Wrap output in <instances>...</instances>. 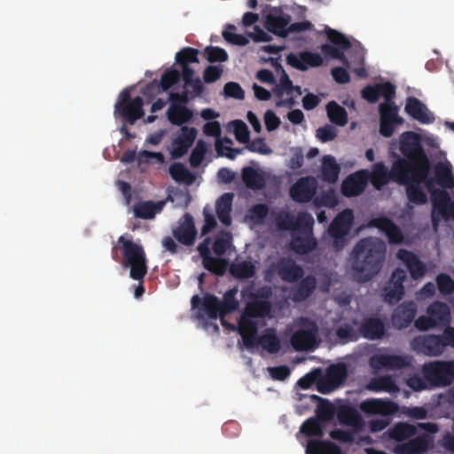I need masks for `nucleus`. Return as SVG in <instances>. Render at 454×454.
Instances as JSON below:
<instances>
[{"label": "nucleus", "instance_id": "nucleus-1", "mask_svg": "<svg viewBox=\"0 0 454 454\" xmlns=\"http://www.w3.org/2000/svg\"><path fill=\"white\" fill-rule=\"evenodd\" d=\"M385 243L373 237L360 239L353 248L351 270L354 278L360 283L370 281L383 266L386 256Z\"/></svg>", "mask_w": 454, "mask_h": 454}, {"label": "nucleus", "instance_id": "nucleus-2", "mask_svg": "<svg viewBox=\"0 0 454 454\" xmlns=\"http://www.w3.org/2000/svg\"><path fill=\"white\" fill-rule=\"evenodd\" d=\"M399 150L410 162V175L416 172L419 179L427 178L430 172V160L421 144V137L413 131L400 136Z\"/></svg>", "mask_w": 454, "mask_h": 454}, {"label": "nucleus", "instance_id": "nucleus-3", "mask_svg": "<svg viewBox=\"0 0 454 454\" xmlns=\"http://www.w3.org/2000/svg\"><path fill=\"white\" fill-rule=\"evenodd\" d=\"M395 157L390 170L380 161L373 164L372 170L368 171V182L370 181L376 190H381L390 181L403 184L412 179L410 175V162L398 155Z\"/></svg>", "mask_w": 454, "mask_h": 454}, {"label": "nucleus", "instance_id": "nucleus-4", "mask_svg": "<svg viewBox=\"0 0 454 454\" xmlns=\"http://www.w3.org/2000/svg\"><path fill=\"white\" fill-rule=\"evenodd\" d=\"M118 244L121 245L123 256L122 265L130 268L129 277L134 280L143 281L147 273V260L143 247L123 235L118 238Z\"/></svg>", "mask_w": 454, "mask_h": 454}, {"label": "nucleus", "instance_id": "nucleus-5", "mask_svg": "<svg viewBox=\"0 0 454 454\" xmlns=\"http://www.w3.org/2000/svg\"><path fill=\"white\" fill-rule=\"evenodd\" d=\"M314 218L308 212L298 213L300 228L294 231L290 240V249L296 254L304 255L313 252L317 246V240L313 235Z\"/></svg>", "mask_w": 454, "mask_h": 454}, {"label": "nucleus", "instance_id": "nucleus-6", "mask_svg": "<svg viewBox=\"0 0 454 454\" xmlns=\"http://www.w3.org/2000/svg\"><path fill=\"white\" fill-rule=\"evenodd\" d=\"M411 345L418 353L429 356H440L447 347L454 348V327L447 326L441 335L427 334L415 337Z\"/></svg>", "mask_w": 454, "mask_h": 454}, {"label": "nucleus", "instance_id": "nucleus-7", "mask_svg": "<svg viewBox=\"0 0 454 454\" xmlns=\"http://www.w3.org/2000/svg\"><path fill=\"white\" fill-rule=\"evenodd\" d=\"M422 374L430 386L446 387L454 380V361H434L425 364Z\"/></svg>", "mask_w": 454, "mask_h": 454}, {"label": "nucleus", "instance_id": "nucleus-8", "mask_svg": "<svg viewBox=\"0 0 454 454\" xmlns=\"http://www.w3.org/2000/svg\"><path fill=\"white\" fill-rule=\"evenodd\" d=\"M144 101L139 96L131 98L129 91L124 90L120 93L119 100L114 106V114H119L125 122L133 125L145 114Z\"/></svg>", "mask_w": 454, "mask_h": 454}, {"label": "nucleus", "instance_id": "nucleus-9", "mask_svg": "<svg viewBox=\"0 0 454 454\" xmlns=\"http://www.w3.org/2000/svg\"><path fill=\"white\" fill-rule=\"evenodd\" d=\"M418 427L420 429L426 431L413 439L399 445L397 447V452L399 454H423L429 447L433 444L434 437L433 434L438 431V427L434 423H418Z\"/></svg>", "mask_w": 454, "mask_h": 454}, {"label": "nucleus", "instance_id": "nucleus-10", "mask_svg": "<svg viewBox=\"0 0 454 454\" xmlns=\"http://www.w3.org/2000/svg\"><path fill=\"white\" fill-rule=\"evenodd\" d=\"M273 291L270 286L258 287L249 294L250 301L247 303L245 311L252 317H266L270 316L272 309L270 299Z\"/></svg>", "mask_w": 454, "mask_h": 454}, {"label": "nucleus", "instance_id": "nucleus-11", "mask_svg": "<svg viewBox=\"0 0 454 454\" xmlns=\"http://www.w3.org/2000/svg\"><path fill=\"white\" fill-rule=\"evenodd\" d=\"M354 221L353 211L346 208L340 212L328 227V233L333 238V246L341 250L345 246L346 237L349 233Z\"/></svg>", "mask_w": 454, "mask_h": 454}, {"label": "nucleus", "instance_id": "nucleus-12", "mask_svg": "<svg viewBox=\"0 0 454 454\" xmlns=\"http://www.w3.org/2000/svg\"><path fill=\"white\" fill-rule=\"evenodd\" d=\"M300 324L302 328L296 330L292 334L291 345L296 351L312 349L317 341L318 327L314 321L307 317H301Z\"/></svg>", "mask_w": 454, "mask_h": 454}, {"label": "nucleus", "instance_id": "nucleus-13", "mask_svg": "<svg viewBox=\"0 0 454 454\" xmlns=\"http://www.w3.org/2000/svg\"><path fill=\"white\" fill-rule=\"evenodd\" d=\"M413 357L410 355L375 354L369 359L371 368L379 372L380 370L397 371L411 368Z\"/></svg>", "mask_w": 454, "mask_h": 454}, {"label": "nucleus", "instance_id": "nucleus-14", "mask_svg": "<svg viewBox=\"0 0 454 454\" xmlns=\"http://www.w3.org/2000/svg\"><path fill=\"white\" fill-rule=\"evenodd\" d=\"M399 107L396 105L380 104V134L384 137H390L397 126L403 123L404 120L398 114Z\"/></svg>", "mask_w": 454, "mask_h": 454}, {"label": "nucleus", "instance_id": "nucleus-15", "mask_svg": "<svg viewBox=\"0 0 454 454\" xmlns=\"http://www.w3.org/2000/svg\"><path fill=\"white\" fill-rule=\"evenodd\" d=\"M406 271L403 269H395L382 289L384 301L388 304H395L400 301L404 295L403 282L406 279Z\"/></svg>", "mask_w": 454, "mask_h": 454}, {"label": "nucleus", "instance_id": "nucleus-16", "mask_svg": "<svg viewBox=\"0 0 454 454\" xmlns=\"http://www.w3.org/2000/svg\"><path fill=\"white\" fill-rule=\"evenodd\" d=\"M276 271L283 281L294 283L301 279L304 275L303 268L295 263L290 258L282 257L276 263H272L268 273Z\"/></svg>", "mask_w": 454, "mask_h": 454}, {"label": "nucleus", "instance_id": "nucleus-17", "mask_svg": "<svg viewBox=\"0 0 454 454\" xmlns=\"http://www.w3.org/2000/svg\"><path fill=\"white\" fill-rule=\"evenodd\" d=\"M360 410L368 415H380L388 418L399 411V406L390 399L370 398L360 403Z\"/></svg>", "mask_w": 454, "mask_h": 454}, {"label": "nucleus", "instance_id": "nucleus-18", "mask_svg": "<svg viewBox=\"0 0 454 454\" xmlns=\"http://www.w3.org/2000/svg\"><path fill=\"white\" fill-rule=\"evenodd\" d=\"M317 182L313 176L301 177L290 188L291 198L299 203H307L316 195Z\"/></svg>", "mask_w": 454, "mask_h": 454}, {"label": "nucleus", "instance_id": "nucleus-19", "mask_svg": "<svg viewBox=\"0 0 454 454\" xmlns=\"http://www.w3.org/2000/svg\"><path fill=\"white\" fill-rule=\"evenodd\" d=\"M417 305L414 301H403L395 308L390 320L393 327L397 330L407 328L415 318L417 314Z\"/></svg>", "mask_w": 454, "mask_h": 454}, {"label": "nucleus", "instance_id": "nucleus-20", "mask_svg": "<svg viewBox=\"0 0 454 454\" xmlns=\"http://www.w3.org/2000/svg\"><path fill=\"white\" fill-rule=\"evenodd\" d=\"M427 189L431 193L432 206L440 212L441 216L445 220L450 217L454 219V202L449 192L445 190H432V180L427 182Z\"/></svg>", "mask_w": 454, "mask_h": 454}, {"label": "nucleus", "instance_id": "nucleus-21", "mask_svg": "<svg viewBox=\"0 0 454 454\" xmlns=\"http://www.w3.org/2000/svg\"><path fill=\"white\" fill-rule=\"evenodd\" d=\"M291 21V16L284 12L280 8H273L265 17V27L269 32L279 36H288L287 26Z\"/></svg>", "mask_w": 454, "mask_h": 454}, {"label": "nucleus", "instance_id": "nucleus-22", "mask_svg": "<svg viewBox=\"0 0 454 454\" xmlns=\"http://www.w3.org/2000/svg\"><path fill=\"white\" fill-rule=\"evenodd\" d=\"M198 135L194 127L183 126L181 133L172 142L170 154L174 159L182 158L193 145Z\"/></svg>", "mask_w": 454, "mask_h": 454}, {"label": "nucleus", "instance_id": "nucleus-23", "mask_svg": "<svg viewBox=\"0 0 454 454\" xmlns=\"http://www.w3.org/2000/svg\"><path fill=\"white\" fill-rule=\"evenodd\" d=\"M358 332L366 340H377L385 336L387 327L383 319L378 316H370L363 318Z\"/></svg>", "mask_w": 454, "mask_h": 454}, {"label": "nucleus", "instance_id": "nucleus-24", "mask_svg": "<svg viewBox=\"0 0 454 454\" xmlns=\"http://www.w3.org/2000/svg\"><path fill=\"white\" fill-rule=\"evenodd\" d=\"M172 234L182 245L192 246L197 237V230L192 215L188 213L184 214L179 222V225L172 231Z\"/></svg>", "mask_w": 454, "mask_h": 454}, {"label": "nucleus", "instance_id": "nucleus-25", "mask_svg": "<svg viewBox=\"0 0 454 454\" xmlns=\"http://www.w3.org/2000/svg\"><path fill=\"white\" fill-rule=\"evenodd\" d=\"M368 184V170H359L349 175L341 184V192L346 197L358 196Z\"/></svg>", "mask_w": 454, "mask_h": 454}, {"label": "nucleus", "instance_id": "nucleus-26", "mask_svg": "<svg viewBox=\"0 0 454 454\" xmlns=\"http://www.w3.org/2000/svg\"><path fill=\"white\" fill-rule=\"evenodd\" d=\"M286 63L297 70L306 71L309 67H320L323 64V59L318 53L305 51L299 54H288Z\"/></svg>", "mask_w": 454, "mask_h": 454}, {"label": "nucleus", "instance_id": "nucleus-27", "mask_svg": "<svg viewBox=\"0 0 454 454\" xmlns=\"http://www.w3.org/2000/svg\"><path fill=\"white\" fill-rule=\"evenodd\" d=\"M369 225L381 231L387 236L390 244H401L403 241L401 228L387 217L372 218L370 220Z\"/></svg>", "mask_w": 454, "mask_h": 454}, {"label": "nucleus", "instance_id": "nucleus-28", "mask_svg": "<svg viewBox=\"0 0 454 454\" xmlns=\"http://www.w3.org/2000/svg\"><path fill=\"white\" fill-rule=\"evenodd\" d=\"M405 113L422 124L432 123L434 117L427 106L415 97H408L404 106Z\"/></svg>", "mask_w": 454, "mask_h": 454}, {"label": "nucleus", "instance_id": "nucleus-29", "mask_svg": "<svg viewBox=\"0 0 454 454\" xmlns=\"http://www.w3.org/2000/svg\"><path fill=\"white\" fill-rule=\"evenodd\" d=\"M253 318L244 311L239 321V333L247 348H254L256 345L258 324Z\"/></svg>", "mask_w": 454, "mask_h": 454}, {"label": "nucleus", "instance_id": "nucleus-30", "mask_svg": "<svg viewBox=\"0 0 454 454\" xmlns=\"http://www.w3.org/2000/svg\"><path fill=\"white\" fill-rule=\"evenodd\" d=\"M412 179L410 180L407 184H404L407 185L406 187V194L409 201L411 203L416 204V205H423L427 203V196L425 193V192L422 190L420 184L425 183L427 184V182L428 180H432V185L434 184L433 178H423L419 179L417 176L416 172H411Z\"/></svg>", "mask_w": 454, "mask_h": 454}, {"label": "nucleus", "instance_id": "nucleus-31", "mask_svg": "<svg viewBox=\"0 0 454 454\" xmlns=\"http://www.w3.org/2000/svg\"><path fill=\"white\" fill-rule=\"evenodd\" d=\"M191 303L193 309L201 305V309L211 319H216L218 317H221L220 300L214 294H206L203 301H201L199 295H193Z\"/></svg>", "mask_w": 454, "mask_h": 454}, {"label": "nucleus", "instance_id": "nucleus-32", "mask_svg": "<svg viewBox=\"0 0 454 454\" xmlns=\"http://www.w3.org/2000/svg\"><path fill=\"white\" fill-rule=\"evenodd\" d=\"M397 257L405 263L413 279H419L425 275L426 265L414 253L400 249L397 253Z\"/></svg>", "mask_w": 454, "mask_h": 454}, {"label": "nucleus", "instance_id": "nucleus-33", "mask_svg": "<svg viewBox=\"0 0 454 454\" xmlns=\"http://www.w3.org/2000/svg\"><path fill=\"white\" fill-rule=\"evenodd\" d=\"M166 116L172 125L183 127L191 121L193 117V111L186 106L170 103Z\"/></svg>", "mask_w": 454, "mask_h": 454}, {"label": "nucleus", "instance_id": "nucleus-34", "mask_svg": "<svg viewBox=\"0 0 454 454\" xmlns=\"http://www.w3.org/2000/svg\"><path fill=\"white\" fill-rule=\"evenodd\" d=\"M317 279L312 275L301 278V281L291 292V298L294 302L305 301L317 288Z\"/></svg>", "mask_w": 454, "mask_h": 454}, {"label": "nucleus", "instance_id": "nucleus-35", "mask_svg": "<svg viewBox=\"0 0 454 454\" xmlns=\"http://www.w3.org/2000/svg\"><path fill=\"white\" fill-rule=\"evenodd\" d=\"M427 313L434 319L436 326L442 327L450 324V309L445 302L434 301L427 307Z\"/></svg>", "mask_w": 454, "mask_h": 454}, {"label": "nucleus", "instance_id": "nucleus-36", "mask_svg": "<svg viewBox=\"0 0 454 454\" xmlns=\"http://www.w3.org/2000/svg\"><path fill=\"white\" fill-rule=\"evenodd\" d=\"M434 177L437 184L442 188H454V176L452 166L450 161H439L434 167Z\"/></svg>", "mask_w": 454, "mask_h": 454}, {"label": "nucleus", "instance_id": "nucleus-37", "mask_svg": "<svg viewBox=\"0 0 454 454\" xmlns=\"http://www.w3.org/2000/svg\"><path fill=\"white\" fill-rule=\"evenodd\" d=\"M256 346H260L269 354H276L281 348L280 340L273 328H267L260 336H256Z\"/></svg>", "mask_w": 454, "mask_h": 454}, {"label": "nucleus", "instance_id": "nucleus-38", "mask_svg": "<svg viewBox=\"0 0 454 454\" xmlns=\"http://www.w3.org/2000/svg\"><path fill=\"white\" fill-rule=\"evenodd\" d=\"M233 193L226 192L223 193L217 200L215 204L216 215L219 221L225 226H229L231 223V206H232Z\"/></svg>", "mask_w": 454, "mask_h": 454}, {"label": "nucleus", "instance_id": "nucleus-39", "mask_svg": "<svg viewBox=\"0 0 454 454\" xmlns=\"http://www.w3.org/2000/svg\"><path fill=\"white\" fill-rule=\"evenodd\" d=\"M340 171V165L332 155H325L323 158L321 165L320 178L328 184H334L339 177Z\"/></svg>", "mask_w": 454, "mask_h": 454}, {"label": "nucleus", "instance_id": "nucleus-40", "mask_svg": "<svg viewBox=\"0 0 454 454\" xmlns=\"http://www.w3.org/2000/svg\"><path fill=\"white\" fill-rule=\"evenodd\" d=\"M163 206V201L156 203L150 200L138 202L134 206V215L137 218L152 219L157 213L162 210Z\"/></svg>", "mask_w": 454, "mask_h": 454}, {"label": "nucleus", "instance_id": "nucleus-41", "mask_svg": "<svg viewBox=\"0 0 454 454\" xmlns=\"http://www.w3.org/2000/svg\"><path fill=\"white\" fill-rule=\"evenodd\" d=\"M419 427L406 422L396 423L389 431V436L395 442H404L418 433Z\"/></svg>", "mask_w": 454, "mask_h": 454}, {"label": "nucleus", "instance_id": "nucleus-42", "mask_svg": "<svg viewBox=\"0 0 454 454\" xmlns=\"http://www.w3.org/2000/svg\"><path fill=\"white\" fill-rule=\"evenodd\" d=\"M231 275L237 279H248L255 275L256 269L251 261L232 262L230 266Z\"/></svg>", "mask_w": 454, "mask_h": 454}, {"label": "nucleus", "instance_id": "nucleus-43", "mask_svg": "<svg viewBox=\"0 0 454 454\" xmlns=\"http://www.w3.org/2000/svg\"><path fill=\"white\" fill-rule=\"evenodd\" d=\"M241 177L246 186L252 190H260L265 186L263 176L252 167H245Z\"/></svg>", "mask_w": 454, "mask_h": 454}, {"label": "nucleus", "instance_id": "nucleus-44", "mask_svg": "<svg viewBox=\"0 0 454 454\" xmlns=\"http://www.w3.org/2000/svg\"><path fill=\"white\" fill-rule=\"evenodd\" d=\"M276 70L280 72L279 82L273 89V94L277 98H283L285 94L291 95L294 92V84L286 72L279 63L275 65Z\"/></svg>", "mask_w": 454, "mask_h": 454}, {"label": "nucleus", "instance_id": "nucleus-45", "mask_svg": "<svg viewBox=\"0 0 454 454\" xmlns=\"http://www.w3.org/2000/svg\"><path fill=\"white\" fill-rule=\"evenodd\" d=\"M326 112L332 123L338 126H345L348 123V113L346 109L335 101H330L326 105Z\"/></svg>", "mask_w": 454, "mask_h": 454}, {"label": "nucleus", "instance_id": "nucleus-46", "mask_svg": "<svg viewBox=\"0 0 454 454\" xmlns=\"http://www.w3.org/2000/svg\"><path fill=\"white\" fill-rule=\"evenodd\" d=\"M277 228L280 231H296L300 228L298 215L296 218L288 211H280L275 216Z\"/></svg>", "mask_w": 454, "mask_h": 454}, {"label": "nucleus", "instance_id": "nucleus-47", "mask_svg": "<svg viewBox=\"0 0 454 454\" xmlns=\"http://www.w3.org/2000/svg\"><path fill=\"white\" fill-rule=\"evenodd\" d=\"M336 416L340 424L350 427L356 426L361 420L357 411L348 405L340 406L337 411Z\"/></svg>", "mask_w": 454, "mask_h": 454}, {"label": "nucleus", "instance_id": "nucleus-48", "mask_svg": "<svg viewBox=\"0 0 454 454\" xmlns=\"http://www.w3.org/2000/svg\"><path fill=\"white\" fill-rule=\"evenodd\" d=\"M367 388L371 391L388 393L395 392L398 387L391 376H382L372 379L367 385Z\"/></svg>", "mask_w": 454, "mask_h": 454}, {"label": "nucleus", "instance_id": "nucleus-49", "mask_svg": "<svg viewBox=\"0 0 454 454\" xmlns=\"http://www.w3.org/2000/svg\"><path fill=\"white\" fill-rule=\"evenodd\" d=\"M325 375L328 378V380L332 381L335 386H337V387H339L347 379V366L345 364L330 365Z\"/></svg>", "mask_w": 454, "mask_h": 454}, {"label": "nucleus", "instance_id": "nucleus-50", "mask_svg": "<svg viewBox=\"0 0 454 454\" xmlns=\"http://www.w3.org/2000/svg\"><path fill=\"white\" fill-rule=\"evenodd\" d=\"M237 292V288H232L223 294V301H220L221 317H223L238 309L239 301L236 299Z\"/></svg>", "mask_w": 454, "mask_h": 454}, {"label": "nucleus", "instance_id": "nucleus-51", "mask_svg": "<svg viewBox=\"0 0 454 454\" xmlns=\"http://www.w3.org/2000/svg\"><path fill=\"white\" fill-rule=\"evenodd\" d=\"M311 398L318 401L319 403L316 411L318 419H320L324 421H328L334 417L335 408L333 403L316 395H311Z\"/></svg>", "mask_w": 454, "mask_h": 454}, {"label": "nucleus", "instance_id": "nucleus-52", "mask_svg": "<svg viewBox=\"0 0 454 454\" xmlns=\"http://www.w3.org/2000/svg\"><path fill=\"white\" fill-rule=\"evenodd\" d=\"M202 264L206 270L216 276H223L226 272L228 267L227 260L213 256L210 258H204Z\"/></svg>", "mask_w": 454, "mask_h": 454}, {"label": "nucleus", "instance_id": "nucleus-53", "mask_svg": "<svg viewBox=\"0 0 454 454\" xmlns=\"http://www.w3.org/2000/svg\"><path fill=\"white\" fill-rule=\"evenodd\" d=\"M223 143L227 145H232V140L229 137H224L221 140L219 137L215 142V150L219 156H224L230 160H234L238 154L242 153L243 149L240 148H231V146L223 145Z\"/></svg>", "mask_w": 454, "mask_h": 454}, {"label": "nucleus", "instance_id": "nucleus-54", "mask_svg": "<svg viewBox=\"0 0 454 454\" xmlns=\"http://www.w3.org/2000/svg\"><path fill=\"white\" fill-rule=\"evenodd\" d=\"M300 432L308 436L321 437L324 434L323 426L317 418H309L302 423Z\"/></svg>", "mask_w": 454, "mask_h": 454}, {"label": "nucleus", "instance_id": "nucleus-55", "mask_svg": "<svg viewBox=\"0 0 454 454\" xmlns=\"http://www.w3.org/2000/svg\"><path fill=\"white\" fill-rule=\"evenodd\" d=\"M199 51L192 47H184L176 55V62L181 66H187L189 63H199Z\"/></svg>", "mask_w": 454, "mask_h": 454}, {"label": "nucleus", "instance_id": "nucleus-56", "mask_svg": "<svg viewBox=\"0 0 454 454\" xmlns=\"http://www.w3.org/2000/svg\"><path fill=\"white\" fill-rule=\"evenodd\" d=\"M235 30L236 27L234 25L228 24L222 34L224 40L234 45H247L249 43L248 39L243 35L236 34Z\"/></svg>", "mask_w": 454, "mask_h": 454}, {"label": "nucleus", "instance_id": "nucleus-57", "mask_svg": "<svg viewBox=\"0 0 454 454\" xmlns=\"http://www.w3.org/2000/svg\"><path fill=\"white\" fill-rule=\"evenodd\" d=\"M204 55L210 63L225 62L228 60L227 51L217 46H207L204 50Z\"/></svg>", "mask_w": 454, "mask_h": 454}, {"label": "nucleus", "instance_id": "nucleus-58", "mask_svg": "<svg viewBox=\"0 0 454 454\" xmlns=\"http://www.w3.org/2000/svg\"><path fill=\"white\" fill-rule=\"evenodd\" d=\"M235 138L242 144L248 143L250 132L247 125L241 120H235L231 122Z\"/></svg>", "mask_w": 454, "mask_h": 454}, {"label": "nucleus", "instance_id": "nucleus-59", "mask_svg": "<svg viewBox=\"0 0 454 454\" xmlns=\"http://www.w3.org/2000/svg\"><path fill=\"white\" fill-rule=\"evenodd\" d=\"M325 34L328 41H330L333 45L339 46L342 49H348L351 46L348 39L343 34L335 29L327 27L325 29Z\"/></svg>", "mask_w": 454, "mask_h": 454}, {"label": "nucleus", "instance_id": "nucleus-60", "mask_svg": "<svg viewBox=\"0 0 454 454\" xmlns=\"http://www.w3.org/2000/svg\"><path fill=\"white\" fill-rule=\"evenodd\" d=\"M346 49L340 48L336 45H331L328 43L323 44L321 46V51L323 54L326 57H329L333 59H339L344 65H348V59L344 54V51Z\"/></svg>", "mask_w": 454, "mask_h": 454}, {"label": "nucleus", "instance_id": "nucleus-61", "mask_svg": "<svg viewBox=\"0 0 454 454\" xmlns=\"http://www.w3.org/2000/svg\"><path fill=\"white\" fill-rule=\"evenodd\" d=\"M314 204L316 207H334L337 203V198L333 190H329L325 192H323L314 198Z\"/></svg>", "mask_w": 454, "mask_h": 454}, {"label": "nucleus", "instance_id": "nucleus-62", "mask_svg": "<svg viewBox=\"0 0 454 454\" xmlns=\"http://www.w3.org/2000/svg\"><path fill=\"white\" fill-rule=\"evenodd\" d=\"M207 153V145L203 140H199L196 146L192 149L190 156V164L196 168L199 167L204 160Z\"/></svg>", "mask_w": 454, "mask_h": 454}, {"label": "nucleus", "instance_id": "nucleus-63", "mask_svg": "<svg viewBox=\"0 0 454 454\" xmlns=\"http://www.w3.org/2000/svg\"><path fill=\"white\" fill-rule=\"evenodd\" d=\"M168 171L171 177L178 183L184 182L191 176L190 171L180 162L171 164Z\"/></svg>", "mask_w": 454, "mask_h": 454}, {"label": "nucleus", "instance_id": "nucleus-64", "mask_svg": "<svg viewBox=\"0 0 454 454\" xmlns=\"http://www.w3.org/2000/svg\"><path fill=\"white\" fill-rule=\"evenodd\" d=\"M436 283L441 294H450L454 292V280L448 274H439L436 277Z\"/></svg>", "mask_w": 454, "mask_h": 454}]
</instances>
